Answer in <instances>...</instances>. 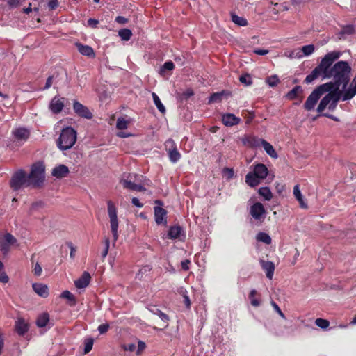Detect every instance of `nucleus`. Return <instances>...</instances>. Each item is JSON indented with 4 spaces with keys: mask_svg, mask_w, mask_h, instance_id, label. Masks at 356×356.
Segmentation results:
<instances>
[{
    "mask_svg": "<svg viewBox=\"0 0 356 356\" xmlns=\"http://www.w3.org/2000/svg\"><path fill=\"white\" fill-rule=\"evenodd\" d=\"M351 72V67L346 61H339L336 63L330 69L329 74L325 75L328 78L333 77L334 82L330 81L325 83L328 84L329 90L334 88L335 90H340V86L342 85L343 89L346 90V88L350 81Z\"/></svg>",
    "mask_w": 356,
    "mask_h": 356,
    "instance_id": "1",
    "label": "nucleus"
},
{
    "mask_svg": "<svg viewBox=\"0 0 356 356\" xmlns=\"http://www.w3.org/2000/svg\"><path fill=\"white\" fill-rule=\"evenodd\" d=\"M76 140V130L71 127H67L61 130L59 138L56 140V145L59 149L65 151L71 149Z\"/></svg>",
    "mask_w": 356,
    "mask_h": 356,
    "instance_id": "2",
    "label": "nucleus"
},
{
    "mask_svg": "<svg viewBox=\"0 0 356 356\" xmlns=\"http://www.w3.org/2000/svg\"><path fill=\"white\" fill-rule=\"evenodd\" d=\"M356 95V76L353 79L352 82L350 83L349 87L344 90V92L342 93V91L340 90H338L337 91H334V95L332 99L331 100L328 109L330 111H333L339 102L340 99L342 101H348L351 99L353 97Z\"/></svg>",
    "mask_w": 356,
    "mask_h": 356,
    "instance_id": "3",
    "label": "nucleus"
},
{
    "mask_svg": "<svg viewBox=\"0 0 356 356\" xmlns=\"http://www.w3.org/2000/svg\"><path fill=\"white\" fill-rule=\"evenodd\" d=\"M30 185L34 187L40 186L45 178V167L42 162L34 163L31 166V172L27 176Z\"/></svg>",
    "mask_w": 356,
    "mask_h": 356,
    "instance_id": "4",
    "label": "nucleus"
},
{
    "mask_svg": "<svg viewBox=\"0 0 356 356\" xmlns=\"http://www.w3.org/2000/svg\"><path fill=\"white\" fill-rule=\"evenodd\" d=\"M143 177L136 174L124 175L121 183L124 188L136 191H145L146 189L142 184Z\"/></svg>",
    "mask_w": 356,
    "mask_h": 356,
    "instance_id": "5",
    "label": "nucleus"
},
{
    "mask_svg": "<svg viewBox=\"0 0 356 356\" xmlns=\"http://www.w3.org/2000/svg\"><path fill=\"white\" fill-rule=\"evenodd\" d=\"M329 86L328 84H322L314 90L304 104L305 109L307 111L313 110L321 95L329 90Z\"/></svg>",
    "mask_w": 356,
    "mask_h": 356,
    "instance_id": "6",
    "label": "nucleus"
},
{
    "mask_svg": "<svg viewBox=\"0 0 356 356\" xmlns=\"http://www.w3.org/2000/svg\"><path fill=\"white\" fill-rule=\"evenodd\" d=\"M108 214L111 225V231L113 238V244H115L118 238V218L117 215V209L112 201L107 202Z\"/></svg>",
    "mask_w": 356,
    "mask_h": 356,
    "instance_id": "7",
    "label": "nucleus"
},
{
    "mask_svg": "<svg viewBox=\"0 0 356 356\" xmlns=\"http://www.w3.org/2000/svg\"><path fill=\"white\" fill-rule=\"evenodd\" d=\"M341 56L340 52L332 51L327 54L321 60L320 64L317 66L323 72V78L327 79L325 75L329 74L330 67L334 60Z\"/></svg>",
    "mask_w": 356,
    "mask_h": 356,
    "instance_id": "8",
    "label": "nucleus"
},
{
    "mask_svg": "<svg viewBox=\"0 0 356 356\" xmlns=\"http://www.w3.org/2000/svg\"><path fill=\"white\" fill-rule=\"evenodd\" d=\"M10 185L14 191L30 186L26 172L23 170H19L15 172L10 181Z\"/></svg>",
    "mask_w": 356,
    "mask_h": 356,
    "instance_id": "9",
    "label": "nucleus"
},
{
    "mask_svg": "<svg viewBox=\"0 0 356 356\" xmlns=\"http://www.w3.org/2000/svg\"><path fill=\"white\" fill-rule=\"evenodd\" d=\"M165 146L170 161L172 163H176L181 157L180 152L178 151L175 142L170 138L165 143Z\"/></svg>",
    "mask_w": 356,
    "mask_h": 356,
    "instance_id": "10",
    "label": "nucleus"
},
{
    "mask_svg": "<svg viewBox=\"0 0 356 356\" xmlns=\"http://www.w3.org/2000/svg\"><path fill=\"white\" fill-rule=\"evenodd\" d=\"M17 243V239L10 233H6L0 236V251L3 254H7L10 250V247Z\"/></svg>",
    "mask_w": 356,
    "mask_h": 356,
    "instance_id": "11",
    "label": "nucleus"
},
{
    "mask_svg": "<svg viewBox=\"0 0 356 356\" xmlns=\"http://www.w3.org/2000/svg\"><path fill=\"white\" fill-rule=\"evenodd\" d=\"M250 213L254 219L260 222L266 218L265 208L260 202H256L250 207Z\"/></svg>",
    "mask_w": 356,
    "mask_h": 356,
    "instance_id": "12",
    "label": "nucleus"
},
{
    "mask_svg": "<svg viewBox=\"0 0 356 356\" xmlns=\"http://www.w3.org/2000/svg\"><path fill=\"white\" fill-rule=\"evenodd\" d=\"M73 109L75 113L81 118L86 119H91L92 118V114L89 109L76 100L73 102Z\"/></svg>",
    "mask_w": 356,
    "mask_h": 356,
    "instance_id": "13",
    "label": "nucleus"
},
{
    "mask_svg": "<svg viewBox=\"0 0 356 356\" xmlns=\"http://www.w3.org/2000/svg\"><path fill=\"white\" fill-rule=\"evenodd\" d=\"M154 220L157 225H167V211L161 207H154Z\"/></svg>",
    "mask_w": 356,
    "mask_h": 356,
    "instance_id": "14",
    "label": "nucleus"
},
{
    "mask_svg": "<svg viewBox=\"0 0 356 356\" xmlns=\"http://www.w3.org/2000/svg\"><path fill=\"white\" fill-rule=\"evenodd\" d=\"M337 90H335L334 88H332L331 90L327 91L328 93L323 97L317 107L316 110L318 113H322L326 108V107L329 106L331 100L334 97V91Z\"/></svg>",
    "mask_w": 356,
    "mask_h": 356,
    "instance_id": "15",
    "label": "nucleus"
},
{
    "mask_svg": "<svg viewBox=\"0 0 356 356\" xmlns=\"http://www.w3.org/2000/svg\"><path fill=\"white\" fill-rule=\"evenodd\" d=\"M264 141V139L252 135L247 136L243 139V144L252 148H259L261 147Z\"/></svg>",
    "mask_w": 356,
    "mask_h": 356,
    "instance_id": "16",
    "label": "nucleus"
},
{
    "mask_svg": "<svg viewBox=\"0 0 356 356\" xmlns=\"http://www.w3.org/2000/svg\"><path fill=\"white\" fill-rule=\"evenodd\" d=\"M168 238L181 241L182 238H185V234L182 227L179 225L170 227L168 230Z\"/></svg>",
    "mask_w": 356,
    "mask_h": 356,
    "instance_id": "17",
    "label": "nucleus"
},
{
    "mask_svg": "<svg viewBox=\"0 0 356 356\" xmlns=\"http://www.w3.org/2000/svg\"><path fill=\"white\" fill-rule=\"evenodd\" d=\"M12 135L18 141H26L29 138L30 132L24 127H18L13 130Z\"/></svg>",
    "mask_w": 356,
    "mask_h": 356,
    "instance_id": "18",
    "label": "nucleus"
},
{
    "mask_svg": "<svg viewBox=\"0 0 356 356\" xmlns=\"http://www.w3.org/2000/svg\"><path fill=\"white\" fill-rule=\"evenodd\" d=\"M64 107V98H59L58 97H54L50 104L49 109L53 113L57 114L62 111Z\"/></svg>",
    "mask_w": 356,
    "mask_h": 356,
    "instance_id": "19",
    "label": "nucleus"
},
{
    "mask_svg": "<svg viewBox=\"0 0 356 356\" xmlns=\"http://www.w3.org/2000/svg\"><path fill=\"white\" fill-rule=\"evenodd\" d=\"M259 264L262 269L265 271L266 277L271 280L275 271V265L272 261L259 259Z\"/></svg>",
    "mask_w": 356,
    "mask_h": 356,
    "instance_id": "20",
    "label": "nucleus"
},
{
    "mask_svg": "<svg viewBox=\"0 0 356 356\" xmlns=\"http://www.w3.org/2000/svg\"><path fill=\"white\" fill-rule=\"evenodd\" d=\"M69 174V168L63 164H60L54 167L51 172V175L57 179H62L67 177Z\"/></svg>",
    "mask_w": 356,
    "mask_h": 356,
    "instance_id": "21",
    "label": "nucleus"
},
{
    "mask_svg": "<svg viewBox=\"0 0 356 356\" xmlns=\"http://www.w3.org/2000/svg\"><path fill=\"white\" fill-rule=\"evenodd\" d=\"M90 279V273L86 271L78 280L74 281V285L77 289H84L88 286Z\"/></svg>",
    "mask_w": 356,
    "mask_h": 356,
    "instance_id": "22",
    "label": "nucleus"
},
{
    "mask_svg": "<svg viewBox=\"0 0 356 356\" xmlns=\"http://www.w3.org/2000/svg\"><path fill=\"white\" fill-rule=\"evenodd\" d=\"M252 172L260 180H261L267 177L268 170L264 164L259 163L254 165Z\"/></svg>",
    "mask_w": 356,
    "mask_h": 356,
    "instance_id": "23",
    "label": "nucleus"
},
{
    "mask_svg": "<svg viewBox=\"0 0 356 356\" xmlns=\"http://www.w3.org/2000/svg\"><path fill=\"white\" fill-rule=\"evenodd\" d=\"M33 291L40 297L47 298L49 295L48 286L46 284L33 283L32 284Z\"/></svg>",
    "mask_w": 356,
    "mask_h": 356,
    "instance_id": "24",
    "label": "nucleus"
},
{
    "mask_svg": "<svg viewBox=\"0 0 356 356\" xmlns=\"http://www.w3.org/2000/svg\"><path fill=\"white\" fill-rule=\"evenodd\" d=\"M222 122L225 126L232 127L240 122V118L232 113H227L222 115Z\"/></svg>",
    "mask_w": 356,
    "mask_h": 356,
    "instance_id": "25",
    "label": "nucleus"
},
{
    "mask_svg": "<svg viewBox=\"0 0 356 356\" xmlns=\"http://www.w3.org/2000/svg\"><path fill=\"white\" fill-rule=\"evenodd\" d=\"M293 195L297 201L299 202L300 206L302 209H307V203L305 201L301 193L299 185H296L293 187Z\"/></svg>",
    "mask_w": 356,
    "mask_h": 356,
    "instance_id": "26",
    "label": "nucleus"
},
{
    "mask_svg": "<svg viewBox=\"0 0 356 356\" xmlns=\"http://www.w3.org/2000/svg\"><path fill=\"white\" fill-rule=\"evenodd\" d=\"M76 45L78 49V51L82 55L86 56L88 57H94L95 56L94 50L91 47H90L88 45H84L81 43H76Z\"/></svg>",
    "mask_w": 356,
    "mask_h": 356,
    "instance_id": "27",
    "label": "nucleus"
},
{
    "mask_svg": "<svg viewBox=\"0 0 356 356\" xmlns=\"http://www.w3.org/2000/svg\"><path fill=\"white\" fill-rule=\"evenodd\" d=\"M320 76H323V72L319 70L318 67H316L311 73L306 76L305 82L307 84L311 83Z\"/></svg>",
    "mask_w": 356,
    "mask_h": 356,
    "instance_id": "28",
    "label": "nucleus"
},
{
    "mask_svg": "<svg viewBox=\"0 0 356 356\" xmlns=\"http://www.w3.org/2000/svg\"><path fill=\"white\" fill-rule=\"evenodd\" d=\"M260 179L253 173L250 172L245 176V182L250 187H254L259 184Z\"/></svg>",
    "mask_w": 356,
    "mask_h": 356,
    "instance_id": "29",
    "label": "nucleus"
},
{
    "mask_svg": "<svg viewBox=\"0 0 356 356\" xmlns=\"http://www.w3.org/2000/svg\"><path fill=\"white\" fill-rule=\"evenodd\" d=\"M261 147H263L266 154H268L271 158L277 159L278 157V155L273 145L266 140H264Z\"/></svg>",
    "mask_w": 356,
    "mask_h": 356,
    "instance_id": "30",
    "label": "nucleus"
},
{
    "mask_svg": "<svg viewBox=\"0 0 356 356\" xmlns=\"http://www.w3.org/2000/svg\"><path fill=\"white\" fill-rule=\"evenodd\" d=\"M16 332L21 336L24 335L29 330L28 325L22 319H19L15 325Z\"/></svg>",
    "mask_w": 356,
    "mask_h": 356,
    "instance_id": "31",
    "label": "nucleus"
},
{
    "mask_svg": "<svg viewBox=\"0 0 356 356\" xmlns=\"http://www.w3.org/2000/svg\"><path fill=\"white\" fill-rule=\"evenodd\" d=\"M148 309L153 314L158 316L163 321L168 322L169 321L168 316L158 309L156 306H149Z\"/></svg>",
    "mask_w": 356,
    "mask_h": 356,
    "instance_id": "32",
    "label": "nucleus"
},
{
    "mask_svg": "<svg viewBox=\"0 0 356 356\" xmlns=\"http://www.w3.org/2000/svg\"><path fill=\"white\" fill-rule=\"evenodd\" d=\"M60 298H65L67 300V303L70 306H74L76 304V300L74 296L69 291H63L60 294Z\"/></svg>",
    "mask_w": 356,
    "mask_h": 356,
    "instance_id": "33",
    "label": "nucleus"
},
{
    "mask_svg": "<svg viewBox=\"0 0 356 356\" xmlns=\"http://www.w3.org/2000/svg\"><path fill=\"white\" fill-rule=\"evenodd\" d=\"M302 92L301 86H296L292 90L289 91L286 95V97L289 100H293L296 99L299 94Z\"/></svg>",
    "mask_w": 356,
    "mask_h": 356,
    "instance_id": "34",
    "label": "nucleus"
},
{
    "mask_svg": "<svg viewBox=\"0 0 356 356\" xmlns=\"http://www.w3.org/2000/svg\"><path fill=\"white\" fill-rule=\"evenodd\" d=\"M49 321V316L47 313L40 314L36 321V325L38 327H44Z\"/></svg>",
    "mask_w": 356,
    "mask_h": 356,
    "instance_id": "35",
    "label": "nucleus"
},
{
    "mask_svg": "<svg viewBox=\"0 0 356 356\" xmlns=\"http://www.w3.org/2000/svg\"><path fill=\"white\" fill-rule=\"evenodd\" d=\"M232 21L239 26H245L248 25V21L243 17L238 16L235 13L231 14Z\"/></svg>",
    "mask_w": 356,
    "mask_h": 356,
    "instance_id": "36",
    "label": "nucleus"
},
{
    "mask_svg": "<svg viewBox=\"0 0 356 356\" xmlns=\"http://www.w3.org/2000/svg\"><path fill=\"white\" fill-rule=\"evenodd\" d=\"M258 193L260 196L263 197L265 200H270L272 197L271 191L268 187H261L259 189Z\"/></svg>",
    "mask_w": 356,
    "mask_h": 356,
    "instance_id": "37",
    "label": "nucleus"
},
{
    "mask_svg": "<svg viewBox=\"0 0 356 356\" xmlns=\"http://www.w3.org/2000/svg\"><path fill=\"white\" fill-rule=\"evenodd\" d=\"M257 295V291L255 289H252L249 294V299L250 300V303L253 307H258L261 305V301L259 299L256 298Z\"/></svg>",
    "mask_w": 356,
    "mask_h": 356,
    "instance_id": "38",
    "label": "nucleus"
},
{
    "mask_svg": "<svg viewBox=\"0 0 356 356\" xmlns=\"http://www.w3.org/2000/svg\"><path fill=\"white\" fill-rule=\"evenodd\" d=\"M152 98H153L154 103L155 106H156V108H158V110L161 113L164 114L165 113V108L163 106V104H162V102H161L159 96L155 92H152Z\"/></svg>",
    "mask_w": 356,
    "mask_h": 356,
    "instance_id": "39",
    "label": "nucleus"
},
{
    "mask_svg": "<svg viewBox=\"0 0 356 356\" xmlns=\"http://www.w3.org/2000/svg\"><path fill=\"white\" fill-rule=\"evenodd\" d=\"M257 240L263 242L267 245L270 244L272 241L270 236L265 232L258 233L257 235Z\"/></svg>",
    "mask_w": 356,
    "mask_h": 356,
    "instance_id": "40",
    "label": "nucleus"
},
{
    "mask_svg": "<svg viewBox=\"0 0 356 356\" xmlns=\"http://www.w3.org/2000/svg\"><path fill=\"white\" fill-rule=\"evenodd\" d=\"M118 35L122 40L128 41L130 40L132 33L130 29H122L118 31Z\"/></svg>",
    "mask_w": 356,
    "mask_h": 356,
    "instance_id": "41",
    "label": "nucleus"
},
{
    "mask_svg": "<svg viewBox=\"0 0 356 356\" xmlns=\"http://www.w3.org/2000/svg\"><path fill=\"white\" fill-rule=\"evenodd\" d=\"M175 68V65L171 60L166 61L160 68V74H163L165 71H171Z\"/></svg>",
    "mask_w": 356,
    "mask_h": 356,
    "instance_id": "42",
    "label": "nucleus"
},
{
    "mask_svg": "<svg viewBox=\"0 0 356 356\" xmlns=\"http://www.w3.org/2000/svg\"><path fill=\"white\" fill-rule=\"evenodd\" d=\"M239 81L245 86H251L252 83V77L249 74L241 75L239 78Z\"/></svg>",
    "mask_w": 356,
    "mask_h": 356,
    "instance_id": "43",
    "label": "nucleus"
},
{
    "mask_svg": "<svg viewBox=\"0 0 356 356\" xmlns=\"http://www.w3.org/2000/svg\"><path fill=\"white\" fill-rule=\"evenodd\" d=\"M94 340L92 338H87L84 341V353H88L92 348Z\"/></svg>",
    "mask_w": 356,
    "mask_h": 356,
    "instance_id": "44",
    "label": "nucleus"
},
{
    "mask_svg": "<svg viewBox=\"0 0 356 356\" xmlns=\"http://www.w3.org/2000/svg\"><path fill=\"white\" fill-rule=\"evenodd\" d=\"M266 83H268V85L269 86L275 87L279 83L280 79H279V78H278V76L277 75H272V76H268L266 79Z\"/></svg>",
    "mask_w": 356,
    "mask_h": 356,
    "instance_id": "45",
    "label": "nucleus"
},
{
    "mask_svg": "<svg viewBox=\"0 0 356 356\" xmlns=\"http://www.w3.org/2000/svg\"><path fill=\"white\" fill-rule=\"evenodd\" d=\"M222 95H223L222 92H216V93L212 94L209 97V104L220 102L222 99Z\"/></svg>",
    "mask_w": 356,
    "mask_h": 356,
    "instance_id": "46",
    "label": "nucleus"
},
{
    "mask_svg": "<svg viewBox=\"0 0 356 356\" xmlns=\"http://www.w3.org/2000/svg\"><path fill=\"white\" fill-rule=\"evenodd\" d=\"M315 324L322 328V329H326L329 327L330 325V322L326 320V319H323V318H317L316 321H315Z\"/></svg>",
    "mask_w": 356,
    "mask_h": 356,
    "instance_id": "47",
    "label": "nucleus"
},
{
    "mask_svg": "<svg viewBox=\"0 0 356 356\" xmlns=\"http://www.w3.org/2000/svg\"><path fill=\"white\" fill-rule=\"evenodd\" d=\"M128 121L123 118H119L117 120L116 127L120 130L126 129L127 128Z\"/></svg>",
    "mask_w": 356,
    "mask_h": 356,
    "instance_id": "48",
    "label": "nucleus"
},
{
    "mask_svg": "<svg viewBox=\"0 0 356 356\" xmlns=\"http://www.w3.org/2000/svg\"><path fill=\"white\" fill-rule=\"evenodd\" d=\"M314 49L313 44L305 45L302 47V51L305 56H308L314 51Z\"/></svg>",
    "mask_w": 356,
    "mask_h": 356,
    "instance_id": "49",
    "label": "nucleus"
},
{
    "mask_svg": "<svg viewBox=\"0 0 356 356\" xmlns=\"http://www.w3.org/2000/svg\"><path fill=\"white\" fill-rule=\"evenodd\" d=\"M3 264L0 261V282L7 283L8 282L9 278L6 275V274L4 272H3Z\"/></svg>",
    "mask_w": 356,
    "mask_h": 356,
    "instance_id": "50",
    "label": "nucleus"
},
{
    "mask_svg": "<svg viewBox=\"0 0 356 356\" xmlns=\"http://www.w3.org/2000/svg\"><path fill=\"white\" fill-rule=\"evenodd\" d=\"M109 247H110V240L108 238H106L104 239V249L102 252V257L103 259H104L107 256L108 250H109Z\"/></svg>",
    "mask_w": 356,
    "mask_h": 356,
    "instance_id": "51",
    "label": "nucleus"
},
{
    "mask_svg": "<svg viewBox=\"0 0 356 356\" xmlns=\"http://www.w3.org/2000/svg\"><path fill=\"white\" fill-rule=\"evenodd\" d=\"M355 32V28L353 25H347L344 26L342 29L341 33L343 34H347V35H351L354 33Z\"/></svg>",
    "mask_w": 356,
    "mask_h": 356,
    "instance_id": "52",
    "label": "nucleus"
},
{
    "mask_svg": "<svg viewBox=\"0 0 356 356\" xmlns=\"http://www.w3.org/2000/svg\"><path fill=\"white\" fill-rule=\"evenodd\" d=\"M272 307H273V309H275V311L284 319L286 318L285 317V315L284 314V313L282 312V310L280 309V308L279 307V306L277 305V304L276 302H275L274 301H271L270 302Z\"/></svg>",
    "mask_w": 356,
    "mask_h": 356,
    "instance_id": "53",
    "label": "nucleus"
},
{
    "mask_svg": "<svg viewBox=\"0 0 356 356\" xmlns=\"http://www.w3.org/2000/svg\"><path fill=\"white\" fill-rule=\"evenodd\" d=\"M223 174L227 179H230L234 177V172L233 169L225 168L223 169Z\"/></svg>",
    "mask_w": 356,
    "mask_h": 356,
    "instance_id": "54",
    "label": "nucleus"
},
{
    "mask_svg": "<svg viewBox=\"0 0 356 356\" xmlns=\"http://www.w3.org/2000/svg\"><path fill=\"white\" fill-rule=\"evenodd\" d=\"M47 6L50 10H55L58 6V0H48Z\"/></svg>",
    "mask_w": 356,
    "mask_h": 356,
    "instance_id": "55",
    "label": "nucleus"
},
{
    "mask_svg": "<svg viewBox=\"0 0 356 356\" xmlns=\"http://www.w3.org/2000/svg\"><path fill=\"white\" fill-rule=\"evenodd\" d=\"M122 348L125 351L133 352L136 349V345L134 343L123 344Z\"/></svg>",
    "mask_w": 356,
    "mask_h": 356,
    "instance_id": "56",
    "label": "nucleus"
},
{
    "mask_svg": "<svg viewBox=\"0 0 356 356\" xmlns=\"http://www.w3.org/2000/svg\"><path fill=\"white\" fill-rule=\"evenodd\" d=\"M109 328V325L107 323H103L99 325L98 327V331L100 334H104L106 333Z\"/></svg>",
    "mask_w": 356,
    "mask_h": 356,
    "instance_id": "57",
    "label": "nucleus"
},
{
    "mask_svg": "<svg viewBox=\"0 0 356 356\" xmlns=\"http://www.w3.org/2000/svg\"><path fill=\"white\" fill-rule=\"evenodd\" d=\"M66 244L69 247V248L70 249V258L71 259H74V253L76 252V248L74 246V245L72 244V242H67Z\"/></svg>",
    "mask_w": 356,
    "mask_h": 356,
    "instance_id": "58",
    "label": "nucleus"
},
{
    "mask_svg": "<svg viewBox=\"0 0 356 356\" xmlns=\"http://www.w3.org/2000/svg\"><path fill=\"white\" fill-rule=\"evenodd\" d=\"M33 272H34L35 275H36V276L41 275L42 269L41 266L38 263L35 264L34 268H33Z\"/></svg>",
    "mask_w": 356,
    "mask_h": 356,
    "instance_id": "59",
    "label": "nucleus"
},
{
    "mask_svg": "<svg viewBox=\"0 0 356 356\" xmlns=\"http://www.w3.org/2000/svg\"><path fill=\"white\" fill-rule=\"evenodd\" d=\"M151 270H152V267L150 266H149V265L144 266L139 270L137 275L139 276L140 274L149 273L151 271Z\"/></svg>",
    "mask_w": 356,
    "mask_h": 356,
    "instance_id": "60",
    "label": "nucleus"
},
{
    "mask_svg": "<svg viewBox=\"0 0 356 356\" xmlns=\"http://www.w3.org/2000/svg\"><path fill=\"white\" fill-rule=\"evenodd\" d=\"M145 343L142 341H139L138 342V349L136 352L137 355H140V353L145 350Z\"/></svg>",
    "mask_w": 356,
    "mask_h": 356,
    "instance_id": "61",
    "label": "nucleus"
},
{
    "mask_svg": "<svg viewBox=\"0 0 356 356\" xmlns=\"http://www.w3.org/2000/svg\"><path fill=\"white\" fill-rule=\"evenodd\" d=\"M191 261L188 259H185L181 262V268L184 270H188L189 269V264Z\"/></svg>",
    "mask_w": 356,
    "mask_h": 356,
    "instance_id": "62",
    "label": "nucleus"
},
{
    "mask_svg": "<svg viewBox=\"0 0 356 356\" xmlns=\"http://www.w3.org/2000/svg\"><path fill=\"white\" fill-rule=\"evenodd\" d=\"M184 298V303L187 308H190L191 301L188 296L186 294V292L183 295Z\"/></svg>",
    "mask_w": 356,
    "mask_h": 356,
    "instance_id": "63",
    "label": "nucleus"
},
{
    "mask_svg": "<svg viewBox=\"0 0 356 356\" xmlns=\"http://www.w3.org/2000/svg\"><path fill=\"white\" fill-rule=\"evenodd\" d=\"M127 21L128 19L123 16H118L115 18V22L121 24L127 23Z\"/></svg>",
    "mask_w": 356,
    "mask_h": 356,
    "instance_id": "64",
    "label": "nucleus"
}]
</instances>
